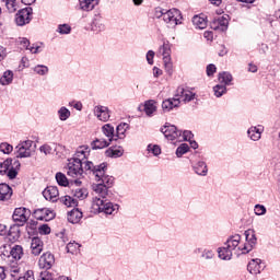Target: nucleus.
Instances as JSON below:
<instances>
[{
	"label": "nucleus",
	"instance_id": "obj_1",
	"mask_svg": "<svg viewBox=\"0 0 280 280\" xmlns=\"http://www.w3.org/2000/svg\"><path fill=\"white\" fill-rule=\"evenodd\" d=\"M106 163H85V172L93 174L94 180L98 183L92 185V191H94L96 197L92 198L91 212L95 214L105 213V215H116V213L119 211V205L113 203L110 201H104V198L108 196V187H110L115 180L113 176L106 174Z\"/></svg>",
	"mask_w": 280,
	"mask_h": 280
},
{
	"label": "nucleus",
	"instance_id": "obj_2",
	"mask_svg": "<svg viewBox=\"0 0 280 280\" xmlns=\"http://www.w3.org/2000/svg\"><path fill=\"white\" fill-rule=\"evenodd\" d=\"M245 243L242 242V236L235 234L230 236L222 247L217 249L219 259L222 261H231L234 255H247L255 246H257V234L255 230H247L244 233Z\"/></svg>",
	"mask_w": 280,
	"mask_h": 280
},
{
	"label": "nucleus",
	"instance_id": "obj_3",
	"mask_svg": "<svg viewBox=\"0 0 280 280\" xmlns=\"http://www.w3.org/2000/svg\"><path fill=\"white\" fill-rule=\"evenodd\" d=\"M159 56H162L164 70L168 75L174 73V62L172 61V44L170 42H164L162 46H160Z\"/></svg>",
	"mask_w": 280,
	"mask_h": 280
},
{
	"label": "nucleus",
	"instance_id": "obj_4",
	"mask_svg": "<svg viewBox=\"0 0 280 280\" xmlns=\"http://www.w3.org/2000/svg\"><path fill=\"white\" fill-rule=\"evenodd\" d=\"M83 165L84 164L80 162V160L70 159L66 167V172L71 178H80L82 174H84L85 168ZM72 185L80 187V185H82V182L80 179H75Z\"/></svg>",
	"mask_w": 280,
	"mask_h": 280
},
{
	"label": "nucleus",
	"instance_id": "obj_5",
	"mask_svg": "<svg viewBox=\"0 0 280 280\" xmlns=\"http://www.w3.org/2000/svg\"><path fill=\"white\" fill-rule=\"evenodd\" d=\"M16 159H32L36 154V142L24 140L15 147Z\"/></svg>",
	"mask_w": 280,
	"mask_h": 280
},
{
	"label": "nucleus",
	"instance_id": "obj_6",
	"mask_svg": "<svg viewBox=\"0 0 280 280\" xmlns=\"http://www.w3.org/2000/svg\"><path fill=\"white\" fill-rule=\"evenodd\" d=\"M19 170H21V162L19 160L7 159L0 162V174H7L8 178L13 180L19 175Z\"/></svg>",
	"mask_w": 280,
	"mask_h": 280
},
{
	"label": "nucleus",
	"instance_id": "obj_7",
	"mask_svg": "<svg viewBox=\"0 0 280 280\" xmlns=\"http://www.w3.org/2000/svg\"><path fill=\"white\" fill-rule=\"evenodd\" d=\"M161 132L173 145L180 143V139H183V131L174 125H165L161 128Z\"/></svg>",
	"mask_w": 280,
	"mask_h": 280
},
{
	"label": "nucleus",
	"instance_id": "obj_8",
	"mask_svg": "<svg viewBox=\"0 0 280 280\" xmlns=\"http://www.w3.org/2000/svg\"><path fill=\"white\" fill-rule=\"evenodd\" d=\"M161 15L163 16V21L168 24V27H176V25H180V21H183V15L178 9L171 10H161Z\"/></svg>",
	"mask_w": 280,
	"mask_h": 280
},
{
	"label": "nucleus",
	"instance_id": "obj_9",
	"mask_svg": "<svg viewBox=\"0 0 280 280\" xmlns=\"http://www.w3.org/2000/svg\"><path fill=\"white\" fill-rule=\"evenodd\" d=\"M0 253L2 255H11L12 259L19 261L23 259V247L21 245H14L13 247L9 244H2L0 246Z\"/></svg>",
	"mask_w": 280,
	"mask_h": 280
},
{
	"label": "nucleus",
	"instance_id": "obj_10",
	"mask_svg": "<svg viewBox=\"0 0 280 280\" xmlns=\"http://www.w3.org/2000/svg\"><path fill=\"white\" fill-rule=\"evenodd\" d=\"M32 212L26 208H16L13 212V222H16L20 226H23L27 220H30Z\"/></svg>",
	"mask_w": 280,
	"mask_h": 280
},
{
	"label": "nucleus",
	"instance_id": "obj_11",
	"mask_svg": "<svg viewBox=\"0 0 280 280\" xmlns=\"http://www.w3.org/2000/svg\"><path fill=\"white\" fill-rule=\"evenodd\" d=\"M32 21V8H24L15 14V23L20 27L27 25Z\"/></svg>",
	"mask_w": 280,
	"mask_h": 280
},
{
	"label": "nucleus",
	"instance_id": "obj_12",
	"mask_svg": "<svg viewBox=\"0 0 280 280\" xmlns=\"http://www.w3.org/2000/svg\"><path fill=\"white\" fill-rule=\"evenodd\" d=\"M174 96L178 100L179 104L180 102L187 104V102H191L196 97V93L184 88H177Z\"/></svg>",
	"mask_w": 280,
	"mask_h": 280
},
{
	"label": "nucleus",
	"instance_id": "obj_13",
	"mask_svg": "<svg viewBox=\"0 0 280 280\" xmlns=\"http://www.w3.org/2000/svg\"><path fill=\"white\" fill-rule=\"evenodd\" d=\"M264 268H266V265H264V261L259 258L252 259L247 265L249 275H254L255 277H257V275H261Z\"/></svg>",
	"mask_w": 280,
	"mask_h": 280
},
{
	"label": "nucleus",
	"instance_id": "obj_14",
	"mask_svg": "<svg viewBox=\"0 0 280 280\" xmlns=\"http://www.w3.org/2000/svg\"><path fill=\"white\" fill-rule=\"evenodd\" d=\"M34 218L44 222H49L56 218V213L48 208H40L34 211Z\"/></svg>",
	"mask_w": 280,
	"mask_h": 280
},
{
	"label": "nucleus",
	"instance_id": "obj_15",
	"mask_svg": "<svg viewBox=\"0 0 280 280\" xmlns=\"http://www.w3.org/2000/svg\"><path fill=\"white\" fill-rule=\"evenodd\" d=\"M93 115L98 121H108L110 119V110L103 105H96L93 108Z\"/></svg>",
	"mask_w": 280,
	"mask_h": 280
},
{
	"label": "nucleus",
	"instance_id": "obj_16",
	"mask_svg": "<svg viewBox=\"0 0 280 280\" xmlns=\"http://www.w3.org/2000/svg\"><path fill=\"white\" fill-rule=\"evenodd\" d=\"M89 154H91V150H89V147H80L77 150L72 160L82 163L84 165V170H86V163H91V161H86V159H89Z\"/></svg>",
	"mask_w": 280,
	"mask_h": 280
},
{
	"label": "nucleus",
	"instance_id": "obj_17",
	"mask_svg": "<svg viewBox=\"0 0 280 280\" xmlns=\"http://www.w3.org/2000/svg\"><path fill=\"white\" fill-rule=\"evenodd\" d=\"M54 264H56V258L54 257V254L49 252L43 254L39 257L38 266L44 270H49Z\"/></svg>",
	"mask_w": 280,
	"mask_h": 280
},
{
	"label": "nucleus",
	"instance_id": "obj_18",
	"mask_svg": "<svg viewBox=\"0 0 280 280\" xmlns=\"http://www.w3.org/2000/svg\"><path fill=\"white\" fill-rule=\"evenodd\" d=\"M212 30H219L220 32H226L229 28V15L224 14L222 16H219L218 19H214L211 23Z\"/></svg>",
	"mask_w": 280,
	"mask_h": 280
},
{
	"label": "nucleus",
	"instance_id": "obj_19",
	"mask_svg": "<svg viewBox=\"0 0 280 280\" xmlns=\"http://www.w3.org/2000/svg\"><path fill=\"white\" fill-rule=\"evenodd\" d=\"M261 135H264V126L261 125L252 126L247 130V137L250 141H259Z\"/></svg>",
	"mask_w": 280,
	"mask_h": 280
},
{
	"label": "nucleus",
	"instance_id": "obj_20",
	"mask_svg": "<svg viewBox=\"0 0 280 280\" xmlns=\"http://www.w3.org/2000/svg\"><path fill=\"white\" fill-rule=\"evenodd\" d=\"M178 106H180V101H178L175 95L174 97L164 100L162 102L163 113H171V110H174V108H178Z\"/></svg>",
	"mask_w": 280,
	"mask_h": 280
},
{
	"label": "nucleus",
	"instance_id": "obj_21",
	"mask_svg": "<svg viewBox=\"0 0 280 280\" xmlns=\"http://www.w3.org/2000/svg\"><path fill=\"white\" fill-rule=\"evenodd\" d=\"M43 196L46 200H50V202H58V196H60V192L58 191V187L48 186L43 191Z\"/></svg>",
	"mask_w": 280,
	"mask_h": 280
},
{
	"label": "nucleus",
	"instance_id": "obj_22",
	"mask_svg": "<svg viewBox=\"0 0 280 280\" xmlns=\"http://www.w3.org/2000/svg\"><path fill=\"white\" fill-rule=\"evenodd\" d=\"M143 110H144L147 117H154L156 115V110H159L156 101H154V100L145 101Z\"/></svg>",
	"mask_w": 280,
	"mask_h": 280
},
{
	"label": "nucleus",
	"instance_id": "obj_23",
	"mask_svg": "<svg viewBox=\"0 0 280 280\" xmlns=\"http://www.w3.org/2000/svg\"><path fill=\"white\" fill-rule=\"evenodd\" d=\"M44 243L39 237H33L31 241V253L32 255L38 256L43 253Z\"/></svg>",
	"mask_w": 280,
	"mask_h": 280
},
{
	"label": "nucleus",
	"instance_id": "obj_24",
	"mask_svg": "<svg viewBox=\"0 0 280 280\" xmlns=\"http://www.w3.org/2000/svg\"><path fill=\"white\" fill-rule=\"evenodd\" d=\"M79 5L84 12H91V10H95L96 5H100V0H79Z\"/></svg>",
	"mask_w": 280,
	"mask_h": 280
},
{
	"label": "nucleus",
	"instance_id": "obj_25",
	"mask_svg": "<svg viewBox=\"0 0 280 280\" xmlns=\"http://www.w3.org/2000/svg\"><path fill=\"white\" fill-rule=\"evenodd\" d=\"M102 132L105 135L107 141L113 143V141H117V137L115 135V127L110 126V124L104 125L102 127Z\"/></svg>",
	"mask_w": 280,
	"mask_h": 280
},
{
	"label": "nucleus",
	"instance_id": "obj_26",
	"mask_svg": "<svg viewBox=\"0 0 280 280\" xmlns=\"http://www.w3.org/2000/svg\"><path fill=\"white\" fill-rule=\"evenodd\" d=\"M92 32H104L106 30V25H104V18L96 15L91 24Z\"/></svg>",
	"mask_w": 280,
	"mask_h": 280
},
{
	"label": "nucleus",
	"instance_id": "obj_27",
	"mask_svg": "<svg viewBox=\"0 0 280 280\" xmlns=\"http://www.w3.org/2000/svg\"><path fill=\"white\" fill-rule=\"evenodd\" d=\"M0 1L2 5L7 8L8 12H10V14H14V12H16V10H19L21 5L19 0H0Z\"/></svg>",
	"mask_w": 280,
	"mask_h": 280
},
{
	"label": "nucleus",
	"instance_id": "obj_28",
	"mask_svg": "<svg viewBox=\"0 0 280 280\" xmlns=\"http://www.w3.org/2000/svg\"><path fill=\"white\" fill-rule=\"evenodd\" d=\"M14 82V72L12 70H7L0 77V84L2 86H10Z\"/></svg>",
	"mask_w": 280,
	"mask_h": 280
},
{
	"label": "nucleus",
	"instance_id": "obj_29",
	"mask_svg": "<svg viewBox=\"0 0 280 280\" xmlns=\"http://www.w3.org/2000/svg\"><path fill=\"white\" fill-rule=\"evenodd\" d=\"M92 150H104V148H108L110 145V140L105 138H96L92 143Z\"/></svg>",
	"mask_w": 280,
	"mask_h": 280
},
{
	"label": "nucleus",
	"instance_id": "obj_30",
	"mask_svg": "<svg viewBox=\"0 0 280 280\" xmlns=\"http://www.w3.org/2000/svg\"><path fill=\"white\" fill-rule=\"evenodd\" d=\"M82 220V211L80 209H73L68 212V222L71 224H78Z\"/></svg>",
	"mask_w": 280,
	"mask_h": 280
},
{
	"label": "nucleus",
	"instance_id": "obj_31",
	"mask_svg": "<svg viewBox=\"0 0 280 280\" xmlns=\"http://www.w3.org/2000/svg\"><path fill=\"white\" fill-rule=\"evenodd\" d=\"M12 198V188L7 184H0V200L5 201Z\"/></svg>",
	"mask_w": 280,
	"mask_h": 280
},
{
	"label": "nucleus",
	"instance_id": "obj_32",
	"mask_svg": "<svg viewBox=\"0 0 280 280\" xmlns=\"http://www.w3.org/2000/svg\"><path fill=\"white\" fill-rule=\"evenodd\" d=\"M58 148H62V145L60 144H43L42 147H39V152L42 154H45V156L49 155V154H54L56 152V150H58Z\"/></svg>",
	"mask_w": 280,
	"mask_h": 280
},
{
	"label": "nucleus",
	"instance_id": "obj_33",
	"mask_svg": "<svg viewBox=\"0 0 280 280\" xmlns=\"http://www.w3.org/2000/svg\"><path fill=\"white\" fill-rule=\"evenodd\" d=\"M219 82V84H222L225 88L231 86V83L233 82V75L230 72H220Z\"/></svg>",
	"mask_w": 280,
	"mask_h": 280
},
{
	"label": "nucleus",
	"instance_id": "obj_34",
	"mask_svg": "<svg viewBox=\"0 0 280 280\" xmlns=\"http://www.w3.org/2000/svg\"><path fill=\"white\" fill-rule=\"evenodd\" d=\"M130 125L121 122L116 128V141L117 139H126V132L129 130Z\"/></svg>",
	"mask_w": 280,
	"mask_h": 280
},
{
	"label": "nucleus",
	"instance_id": "obj_35",
	"mask_svg": "<svg viewBox=\"0 0 280 280\" xmlns=\"http://www.w3.org/2000/svg\"><path fill=\"white\" fill-rule=\"evenodd\" d=\"M194 170L196 174H198V176H207V174L209 173V168L207 167V162L205 161H198Z\"/></svg>",
	"mask_w": 280,
	"mask_h": 280
},
{
	"label": "nucleus",
	"instance_id": "obj_36",
	"mask_svg": "<svg viewBox=\"0 0 280 280\" xmlns=\"http://www.w3.org/2000/svg\"><path fill=\"white\" fill-rule=\"evenodd\" d=\"M192 25H195L197 30H205L207 27V18H205V15H195L192 18Z\"/></svg>",
	"mask_w": 280,
	"mask_h": 280
},
{
	"label": "nucleus",
	"instance_id": "obj_37",
	"mask_svg": "<svg viewBox=\"0 0 280 280\" xmlns=\"http://www.w3.org/2000/svg\"><path fill=\"white\" fill-rule=\"evenodd\" d=\"M72 196L77 200H86L89 198V190L86 188H74L72 189Z\"/></svg>",
	"mask_w": 280,
	"mask_h": 280
},
{
	"label": "nucleus",
	"instance_id": "obj_38",
	"mask_svg": "<svg viewBox=\"0 0 280 280\" xmlns=\"http://www.w3.org/2000/svg\"><path fill=\"white\" fill-rule=\"evenodd\" d=\"M57 115H58L60 121H67V119H69V117H71V110H69V108H67L66 106H61L57 110Z\"/></svg>",
	"mask_w": 280,
	"mask_h": 280
},
{
	"label": "nucleus",
	"instance_id": "obj_39",
	"mask_svg": "<svg viewBox=\"0 0 280 280\" xmlns=\"http://www.w3.org/2000/svg\"><path fill=\"white\" fill-rule=\"evenodd\" d=\"M59 202L65 207H78V199H73L71 196H63L59 198Z\"/></svg>",
	"mask_w": 280,
	"mask_h": 280
},
{
	"label": "nucleus",
	"instance_id": "obj_40",
	"mask_svg": "<svg viewBox=\"0 0 280 280\" xmlns=\"http://www.w3.org/2000/svg\"><path fill=\"white\" fill-rule=\"evenodd\" d=\"M33 72L35 73V75L45 77L49 74V67L45 65H37L33 67Z\"/></svg>",
	"mask_w": 280,
	"mask_h": 280
},
{
	"label": "nucleus",
	"instance_id": "obj_41",
	"mask_svg": "<svg viewBox=\"0 0 280 280\" xmlns=\"http://www.w3.org/2000/svg\"><path fill=\"white\" fill-rule=\"evenodd\" d=\"M187 152H189V144L187 143H182L175 151V154L177 156V159H183V156H185V154H187Z\"/></svg>",
	"mask_w": 280,
	"mask_h": 280
},
{
	"label": "nucleus",
	"instance_id": "obj_42",
	"mask_svg": "<svg viewBox=\"0 0 280 280\" xmlns=\"http://www.w3.org/2000/svg\"><path fill=\"white\" fill-rule=\"evenodd\" d=\"M56 180L60 187H69V179L67 178V175L63 173H57L56 174Z\"/></svg>",
	"mask_w": 280,
	"mask_h": 280
},
{
	"label": "nucleus",
	"instance_id": "obj_43",
	"mask_svg": "<svg viewBox=\"0 0 280 280\" xmlns=\"http://www.w3.org/2000/svg\"><path fill=\"white\" fill-rule=\"evenodd\" d=\"M213 93L217 97H222V95H226V85L220 83L214 85Z\"/></svg>",
	"mask_w": 280,
	"mask_h": 280
},
{
	"label": "nucleus",
	"instance_id": "obj_44",
	"mask_svg": "<svg viewBox=\"0 0 280 280\" xmlns=\"http://www.w3.org/2000/svg\"><path fill=\"white\" fill-rule=\"evenodd\" d=\"M147 152L153 154V156H161V147L159 144H149L147 147Z\"/></svg>",
	"mask_w": 280,
	"mask_h": 280
},
{
	"label": "nucleus",
	"instance_id": "obj_45",
	"mask_svg": "<svg viewBox=\"0 0 280 280\" xmlns=\"http://www.w3.org/2000/svg\"><path fill=\"white\" fill-rule=\"evenodd\" d=\"M106 154L113 159H119V156H124V149H109Z\"/></svg>",
	"mask_w": 280,
	"mask_h": 280
},
{
	"label": "nucleus",
	"instance_id": "obj_46",
	"mask_svg": "<svg viewBox=\"0 0 280 280\" xmlns=\"http://www.w3.org/2000/svg\"><path fill=\"white\" fill-rule=\"evenodd\" d=\"M58 34L65 35V34H71V25L69 24H59L57 27Z\"/></svg>",
	"mask_w": 280,
	"mask_h": 280
},
{
	"label": "nucleus",
	"instance_id": "obj_47",
	"mask_svg": "<svg viewBox=\"0 0 280 280\" xmlns=\"http://www.w3.org/2000/svg\"><path fill=\"white\" fill-rule=\"evenodd\" d=\"M201 257L202 259H206L207 261H209L213 259V257H215V253L213 252V249L206 248L203 249Z\"/></svg>",
	"mask_w": 280,
	"mask_h": 280
},
{
	"label": "nucleus",
	"instance_id": "obj_48",
	"mask_svg": "<svg viewBox=\"0 0 280 280\" xmlns=\"http://www.w3.org/2000/svg\"><path fill=\"white\" fill-rule=\"evenodd\" d=\"M12 150H14V147L8 142H2L0 144V152H3V154H11Z\"/></svg>",
	"mask_w": 280,
	"mask_h": 280
},
{
	"label": "nucleus",
	"instance_id": "obj_49",
	"mask_svg": "<svg viewBox=\"0 0 280 280\" xmlns=\"http://www.w3.org/2000/svg\"><path fill=\"white\" fill-rule=\"evenodd\" d=\"M3 240H5V242L10 240L8 237V226L5 224L0 223V242H3Z\"/></svg>",
	"mask_w": 280,
	"mask_h": 280
},
{
	"label": "nucleus",
	"instance_id": "obj_50",
	"mask_svg": "<svg viewBox=\"0 0 280 280\" xmlns=\"http://www.w3.org/2000/svg\"><path fill=\"white\" fill-rule=\"evenodd\" d=\"M191 139H194V133H191V131L189 130L182 131L180 143H183V141H191Z\"/></svg>",
	"mask_w": 280,
	"mask_h": 280
},
{
	"label": "nucleus",
	"instance_id": "obj_51",
	"mask_svg": "<svg viewBox=\"0 0 280 280\" xmlns=\"http://www.w3.org/2000/svg\"><path fill=\"white\" fill-rule=\"evenodd\" d=\"M38 232L40 235H49V233H51V228L47 224H43L38 228Z\"/></svg>",
	"mask_w": 280,
	"mask_h": 280
},
{
	"label": "nucleus",
	"instance_id": "obj_52",
	"mask_svg": "<svg viewBox=\"0 0 280 280\" xmlns=\"http://www.w3.org/2000/svg\"><path fill=\"white\" fill-rule=\"evenodd\" d=\"M256 215H266V207L261 205H256L254 208Z\"/></svg>",
	"mask_w": 280,
	"mask_h": 280
},
{
	"label": "nucleus",
	"instance_id": "obj_53",
	"mask_svg": "<svg viewBox=\"0 0 280 280\" xmlns=\"http://www.w3.org/2000/svg\"><path fill=\"white\" fill-rule=\"evenodd\" d=\"M78 248H80V245L78 243H69L67 245L68 253H71L72 255L73 253H75V250H78Z\"/></svg>",
	"mask_w": 280,
	"mask_h": 280
},
{
	"label": "nucleus",
	"instance_id": "obj_54",
	"mask_svg": "<svg viewBox=\"0 0 280 280\" xmlns=\"http://www.w3.org/2000/svg\"><path fill=\"white\" fill-rule=\"evenodd\" d=\"M154 56H155V52L153 50H149L147 52V62H148V65H154Z\"/></svg>",
	"mask_w": 280,
	"mask_h": 280
},
{
	"label": "nucleus",
	"instance_id": "obj_55",
	"mask_svg": "<svg viewBox=\"0 0 280 280\" xmlns=\"http://www.w3.org/2000/svg\"><path fill=\"white\" fill-rule=\"evenodd\" d=\"M27 49H30L31 54H40V51H43L40 46H38L37 44H33L32 46H28Z\"/></svg>",
	"mask_w": 280,
	"mask_h": 280
},
{
	"label": "nucleus",
	"instance_id": "obj_56",
	"mask_svg": "<svg viewBox=\"0 0 280 280\" xmlns=\"http://www.w3.org/2000/svg\"><path fill=\"white\" fill-rule=\"evenodd\" d=\"M42 280H54V276L49 271H43L40 273Z\"/></svg>",
	"mask_w": 280,
	"mask_h": 280
},
{
	"label": "nucleus",
	"instance_id": "obj_57",
	"mask_svg": "<svg viewBox=\"0 0 280 280\" xmlns=\"http://www.w3.org/2000/svg\"><path fill=\"white\" fill-rule=\"evenodd\" d=\"M215 71H217L215 65L210 63L207 67V75L211 77V75H213V73H215Z\"/></svg>",
	"mask_w": 280,
	"mask_h": 280
},
{
	"label": "nucleus",
	"instance_id": "obj_58",
	"mask_svg": "<svg viewBox=\"0 0 280 280\" xmlns=\"http://www.w3.org/2000/svg\"><path fill=\"white\" fill-rule=\"evenodd\" d=\"M247 71H249V73H257V71H258L257 65L249 62Z\"/></svg>",
	"mask_w": 280,
	"mask_h": 280
},
{
	"label": "nucleus",
	"instance_id": "obj_59",
	"mask_svg": "<svg viewBox=\"0 0 280 280\" xmlns=\"http://www.w3.org/2000/svg\"><path fill=\"white\" fill-rule=\"evenodd\" d=\"M20 44L22 45V47H24V49H30V39L21 38Z\"/></svg>",
	"mask_w": 280,
	"mask_h": 280
},
{
	"label": "nucleus",
	"instance_id": "obj_60",
	"mask_svg": "<svg viewBox=\"0 0 280 280\" xmlns=\"http://www.w3.org/2000/svg\"><path fill=\"white\" fill-rule=\"evenodd\" d=\"M10 272H11V277H16V275H19V272H21V268L13 266V267H11Z\"/></svg>",
	"mask_w": 280,
	"mask_h": 280
},
{
	"label": "nucleus",
	"instance_id": "obj_61",
	"mask_svg": "<svg viewBox=\"0 0 280 280\" xmlns=\"http://www.w3.org/2000/svg\"><path fill=\"white\" fill-rule=\"evenodd\" d=\"M153 75H154L155 78H161V75H163V70H161V69L158 68V67H154V68H153Z\"/></svg>",
	"mask_w": 280,
	"mask_h": 280
},
{
	"label": "nucleus",
	"instance_id": "obj_62",
	"mask_svg": "<svg viewBox=\"0 0 280 280\" xmlns=\"http://www.w3.org/2000/svg\"><path fill=\"white\" fill-rule=\"evenodd\" d=\"M8 275L5 273V267L0 266V280H5Z\"/></svg>",
	"mask_w": 280,
	"mask_h": 280
},
{
	"label": "nucleus",
	"instance_id": "obj_63",
	"mask_svg": "<svg viewBox=\"0 0 280 280\" xmlns=\"http://www.w3.org/2000/svg\"><path fill=\"white\" fill-rule=\"evenodd\" d=\"M5 56H8V52L5 51L3 46H0V62L5 58Z\"/></svg>",
	"mask_w": 280,
	"mask_h": 280
},
{
	"label": "nucleus",
	"instance_id": "obj_64",
	"mask_svg": "<svg viewBox=\"0 0 280 280\" xmlns=\"http://www.w3.org/2000/svg\"><path fill=\"white\" fill-rule=\"evenodd\" d=\"M259 51H261V54H266L268 51V46L266 44H261L259 46Z\"/></svg>",
	"mask_w": 280,
	"mask_h": 280
}]
</instances>
